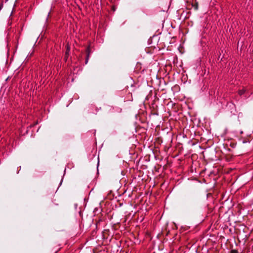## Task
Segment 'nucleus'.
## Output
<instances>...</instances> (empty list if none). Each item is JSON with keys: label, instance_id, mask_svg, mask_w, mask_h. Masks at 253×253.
<instances>
[{"label": "nucleus", "instance_id": "7ed1b4c3", "mask_svg": "<svg viewBox=\"0 0 253 253\" xmlns=\"http://www.w3.org/2000/svg\"><path fill=\"white\" fill-rule=\"evenodd\" d=\"M195 9H198V5H196L195 6Z\"/></svg>", "mask_w": 253, "mask_h": 253}, {"label": "nucleus", "instance_id": "423d86ee", "mask_svg": "<svg viewBox=\"0 0 253 253\" xmlns=\"http://www.w3.org/2000/svg\"><path fill=\"white\" fill-rule=\"evenodd\" d=\"M8 0H6V1H7Z\"/></svg>", "mask_w": 253, "mask_h": 253}, {"label": "nucleus", "instance_id": "f03ea898", "mask_svg": "<svg viewBox=\"0 0 253 253\" xmlns=\"http://www.w3.org/2000/svg\"><path fill=\"white\" fill-rule=\"evenodd\" d=\"M69 51H70L69 48L68 46H67V50L66 51V54H65V57L66 58V59H67V58H68Z\"/></svg>", "mask_w": 253, "mask_h": 253}, {"label": "nucleus", "instance_id": "20e7f679", "mask_svg": "<svg viewBox=\"0 0 253 253\" xmlns=\"http://www.w3.org/2000/svg\"><path fill=\"white\" fill-rule=\"evenodd\" d=\"M231 253H236V251L233 250V251H232Z\"/></svg>", "mask_w": 253, "mask_h": 253}, {"label": "nucleus", "instance_id": "f257e3e1", "mask_svg": "<svg viewBox=\"0 0 253 253\" xmlns=\"http://www.w3.org/2000/svg\"><path fill=\"white\" fill-rule=\"evenodd\" d=\"M245 91H246V89L245 88H243V89L239 90V94L240 95H242L245 92Z\"/></svg>", "mask_w": 253, "mask_h": 253}, {"label": "nucleus", "instance_id": "39448f33", "mask_svg": "<svg viewBox=\"0 0 253 253\" xmlns=\"http://www.w3.org/2000/svg\"><path fill=\"white\" fill-rule=\"evenodd\" d=\"M87 60H88V57L87 58V59L86 60V63H87Z\"/></svg>", "mask_w": 253, "mask_h": 253}]
</instances>
